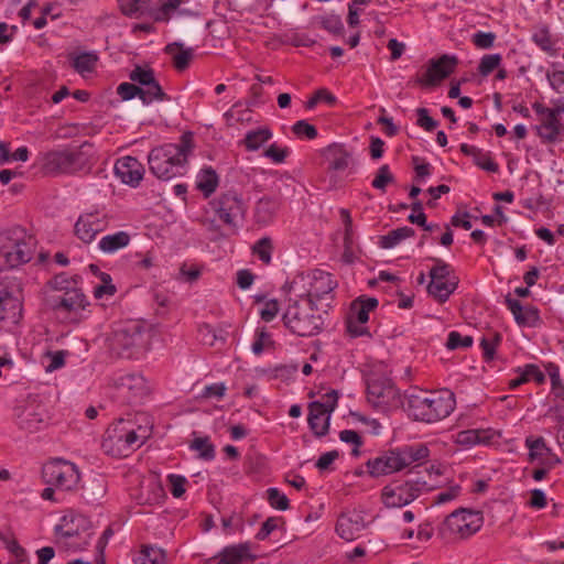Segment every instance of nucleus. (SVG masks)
Segmentation results:
<instances>
[{"label":"nucleus","mask_w":564,"mask_h":564,"mask_svg":"<svg viewBox=\"0 0 564 564\" xmlns=\"http://www.w3.org/2000/svg\"><path fill=\"white\" fill-rule=\"evenodd\" d=\"M174 6L175 4L173 2H169V0L163 2L159 8H153L150 3L147 18L152 19L154 22H169L172 13L176 12L174 10Z\"/></svg>","instance_id":"nucleus-42"},{"label":"nucleus","mask_w":564,"mask_h":564,"mask_svg":"<svg viewBox=\"0 0 564 564\" xmlns=\"http://www.w3.org/2000/svg\"><path fill=\"white\" fill-rule=\"evenodd\" d=\"M319 26L334 35H340L344 31V24L337 14H324L316 18Z\"/></svg>","instance_id":"nucleus-44"},{"label":"nucleus","mask_w":564,"mask_h":564,"mask_svg":"<svg viewBox=\"0 0 564 564\" xmlns=\"http://www.w3.org/2000/svg\"><path fill=\"white\" fill-rule=\"evenodd\" d=\"M416 116V124L423 128L425 131L431 132L437 128L438 122L430 116L429 110L426 108H417Z\"/></svg>","instance_id":"nucleus-63"},{"label":"nucleus","mask_w":564,"mask_h":564,"mask_svg":"<svg viewBox=\"0 0 564 564\" xmlns=\"http://www.w3.org/2000/svg\"><path fill=\"white\" fill-rule=\"evenodd\" d=\"M457 64L458 58L455 55L444 54L440 58H432L425 74L419 77L416 83L426 87L435 86L448 77L455 70Z\"/></svg>","instance_id":"nucleus-21"},{"label":"nucleus","mask_w":564,"mask_h":564,"mask_svg":"<svg viewBox=\"0 0 564 564\" xmlns=\"http://www.w3.org/2000/svg\"><path fill=\"white\" fill-rule=\"evenodd\" d=\"M134 564H166L165 552L156 546L142 545L133 558Z\"/></svg>","instance_id":"nucleus-33"},{"label":"nucleus","mask_w":564,"mask_h":564,"mask_svg":"<svg viewBox=\"0 0 564 564\" xmlns=\"http://www.w3.org/2000/svg\"><path fill=\"white\" fill-rule=\"evenodd\" d=\"M257 556L251 553V544L242 542L224 547L216 564H242L245 561L254 562Z\"/></svg>","instance_id":"nucleus-24"},{"label":"nucleus","mask_w":564,"mask_h":564,"mask_svg":"<svg viewBox=\"0 0 564 564\" xmlns=\"http://www.w3.org/2000/svg\"><path fill=\"white\" fill-rule=\"evenodd\" d=\"M532 108L538 116L542 117L541 123L533 127L535 134L541 139L542 143H555L564 128L561 118H558L560 109H550L539 101L533 102Z\"/></svg>","instance_id":"nucleus-17"},{"label":"nucleus","mask_w":564,"mask_h":564,"mask_svg":"<svg viewBox=\"0 0 564 564\" xmlns=\"http://www.w3.org/2000/svg\"><path fill=\"white\" fill-rule=\"evenodd\" d=\"M37 164L45 175L75 174L82 171L87 159L76 148L54 149L37 156Z\"/></svg>","instance_id":"nucleus-9"},{"label":"nucleus","mask_w":564,"mask_h":564,"mask_svg":"<svg viewBox=\"0 0 564 564\" xmlns=\"http://www.w3.org/2000/svg\"><path fill=\"white\" fill-rule=\"evenodd\" d=\"M281 207V199L275 196H263L254 205V221L258 225L271 224Z\"/></svg>","instance_id":"nucleus-26"},{"label":"nucleus","mask_w":564,"mask_h":564,"mask_svg":"<svg viewBox=\"0 0 564 564\" xmlns=\"http://www.w3.org/2000/svg\"><path fill=\"white\" fill-rule=\"evenodd\" d=\"M290 154V149L288 147H279L276 143L270 144L263 155L270 159L273 163L280 164L285 161V159Z\"/></svg>","instance_id":"nucleus-56"},{"label":"nucleus","mask_w":564,"mask_h":564,"mask_svg":"<svg viewBox=\"0 0 564 564\" xmlns=\"http://www.w3.org/2000/svg\"><path fill=\"white\" fill-rule=\"evenodd\" d=\"M325 158L328 163V169L336 172L345 171L351 161V154L343 144L337 143L327 147Z\"/></svg>","instance_id":"nucleus-28"},{"label":"nucleus","mask_w":564,"mask_h":564,"mask_svg":"<svg viewBox=\"0 0 564 564\" xmlns=\"http://www.w3.org/2000/svg\"><path fill=\"white\" fill-rule=\"evenodd\" d=\"M502 57L500 54L484 55L478 65V72L481 76L486 77L499 67Z\"/></svg>","instance_id":"nucleus-51"},{"label":"nucleus","mask_w":564,"mask_h":564,"mask_svg":"<svg viewBox=\"0 0 564 564\" xmlns=\"http://www.w3.org/2000/svg\"><path fill=\"white\" fill-rule=\"evenodd\" d=\"M145 437L137 433L131 421L120 419L106 430L101 447L112 457H127L142 446Z\"/></svg>","instance_id":"nucleus-8"},{"label":"nucleus","mask_w":564,"mask_h":564,"mask_svg":"<svg viewBox=\"0 0 564 564\" xmlns=\"http://www.w3.org/2000/svg\"><path fill=\"white\" fill-rule=\"evenodd\" d=\"M532 41L535 43L536 46H539L544 52H552L553 51V41L551 33L546 26H542L538 29L532 34Z\"/></svg>","instance_id":"nucleus-49"},{"label":"nucleus","mask_w":564,"mask_h":564,"mask_svg":"<svg viewBox=\"0 0 564 564\" xmlns=\"http://www.w3.org/2000/svg\"><path fill=\"white\" fill-rule=\"evenodd\" d=\"M301 282L307 280L308 289L304 295V300H312L313 305L317 301L333 299L334 290L337 288V281L329 272L315 269L307 273L306 276H299Z\"/></svg>","instance_id":"nucleus-18"},{"label":"nucleus","mask_w":564,"mask_h":564,"mask_svg":"<svg viewBox=\"0 0 564 564\" xmlns=\"http://www.w3.org/2000/svg\"><path fill=\"white\" fill-rule=\"evenodd\" d=\"M42 477L44 482L50 486L63 491H72L79 484L80 473L74 463L63 458H53L43 465Z\"/></svg>","instance_id":"nucleus-12"},{"label":"nucleus","mask_w":564,"mask_h":564,"mask_svg":"<svg viewBox=\"0 0 564 564\" xmlns=\"http://www.w3.org/2000/svg\"><path fill=\"white\" fill-rule=\"evenodd\" d=\"M525 446L529 448L528 458L531 463L545 457L546 454H551V448L546 445L545 440L542 436L525 438Z\"/></svg>","instance_id":"nucleus-37"},{"label":"nucleus","mask_w":564,"mask_h":564,"mask_svg":"<svg viewBox=\"0 0 564 564\" xmlns=\"http://www.w3.org/2000/svg\"><path fill=\"white\" fill-rule=\"evenodd\" d=\"M141 100L149 105L153 101L170 100V97L163 91L159 82L154 78L151 84L141 87Z\"/></svg>","instance_id":"nucleus-38"},{"label":"nucleus","mask_w":564,"mask_h":564,"mask_svg":"<svg viewBox=\"0 0 564 564\" xmlns=\"http://www.w3.org/2000/svg\"><path fill=\"white\" fill-rule=\"evenodd\" d=\"M273 345L271 339V335L265 330V328L257 329L256 338L252 343V351L254 355H261L264 350V347Z\"/></svg>","instance_id":"nucleus-59"},{"label":"nucleus","mask_w":564,"mask_h":564,"mask_svg":"<svg viewBox=\"0 0 564 564\" xmlns=\"http://www.w3.org/2000/svg\"><path fill=\"white\" fill-rule=\"evenodd\" d=\"M167 482L170 491L174 498H181L185 494V485L187 479L182 475L170 474L167 475Z\"/></svg>","instance_id":"nucleus-60"},{"label":"nucleus","mask_w":564,"mask_h":564,"mask_svg":"<svg viewBox=\"0 0 564 564\" xmlns=\"http://www.w3.org/2000/svg\"><path fill=\"white\" fill-rule=\"evenodd\" d=\"M414 235L415 231L413 228L404 226L390 230L387 235L380 236L378 243L382 249H391L404 239L413 237Z\"/></svg>","instance_id":"nucleus-34"},{"label":"nucleus","mask_w":564,"mask_h":564,"mask_svg":"<svg viewBox=\"0 0 564 564\" xmlns=\"http://www.w3.org/2000/svg\"><path fill=\"white\" fill-rule=\"evenodd\" d=\"M516 372L519 375L517 378L511 379L509 381V389L514 390L520 386L534 381L536 384L541 386L545 382V375L541 371L538 365L527 364L523 367H518Z\"/></svg>","instance_id":"nucleus-27"},{"label":"nucleus","mask_w":564,"mask_h":564,"mask_svg":"<svg viewBox=\"0 0 564 564\" xmlns=\"http://www.w3.org/2000/svg\"><path fill=\"white\" fill-rule=\"evenodd\" d=\"M194 148V134L186 131L181 135L178 143H166L152 149L148 155L151 173L160 180L182 175Z\"/></svg>","instance_id":"nucleus-2"},{"label":"nucleus","mask_w":564,"mask_h":564,"mask_svg":"<svg viewBox=\"0 0 564 564\" xmlns=\"http://www.w3.org/2000/svg\"><path fill=\"white\" fill-rule=\"evenodd\" d=\"M36 241L20 226L0 235V271L15 269L30 262L35 252Z\"/></svg>","instance_id":"nucleus-4"},{"label":"nucleus","mask_w":564,"mask_h":564,"mask_svg":"<svg viewBox=\"0 0 564 564\" xmlns=\"http://www.w3.org/2000/svg\"><path fill=\"white\" fill-rule=\"evenodd\" d=\"M267 499L269 505L278 510H286L290 507L288 497L278 488L271 487L267 490Z\"/></svg>","instance_id":"nucleus-50"},{"label":"nucleus","mask_w":564,"mask_h":564,"mask_svg":"<svg viewBox=\"0 0 564 564\" xmlns=\"http://www.w3.org/2000/svg\"><path fill=\"white\" fill-rule=\"evenodd\" d=\"M296 299H289V304L283 313L284 326L301 337L317 335L323 329V318L317 314V306L312 300H304L303 294H295Z\"/></svg>","instance_id":"nucleus-5"},{"label":"nucleus","mask_w":564,"mask_h":564,"mask_svg":"<svg viewBox=\"0 0 564 564\" xmlns=\"http://www.w3.org/2000/svg\"><path fill=\"white\" fill-rule=\"evenodd\" d=\"M117 94L121 97L122 100H130L134 97H139L141 99V87L134 85L133 83H121L117 87Z\"/></svg>","instance_id":"nucleus-64"},{"label":"nucleus","mask_w":564,"mask_h":564,"mask_svg":"<svg viewBox=\"0 0 564 564\" xmlns=\"http://www.w3.org/2000/svg\"><path fill=\"white\" fill-rule=\"evenodd\" d=\"M471 336H463L460 333L453 330L447 336L446 347L451 350L458 348H468L473 345Z\"/></svg>","instance_id":"nucleus-55"},{"label":"nucleus","mask_w":564,"mask_h":564,"mask_svg":"<svg viewBox=\"0 0 564 564\" xmlns=\"http://www.w3.org/2000/svg\"><path fill=\"white\" fill-rule=\"evenodd\" d=\"M115 173L122 183L138 186L144 173L143 165L133 156H123L116 161Z\"/></svg>","instance_id":"nucleus-22"},{"label":"nucleus","mask_w":564,"mask_h":564,"mask_svg":"<svg viewBox=\"0 0 564 564\" xmlns=\"http://www.w3.org/2000/svg\"><path fill=\"white\" fill-rule=\"evenodd\" d=\"M147 489L149 491V496L145 499H143L140 503L151 506L161 503L164 500L165 491L160 482L151 481L148 484Z\"/></svg>","instance_id":"nucleus-54"},{"label":"nucleus","mask_w":564,"mask_h":564,"mask_svg":"<svg viewBox=\"0 0 564 564\" xmlns=\"http://www.w3.org/2000/svg\"><path fill=\"white\" fill-rule=\"evenodd\" d=\"M149 336L144 324L130 319L116 326L110 337L111 349L123 358H139L148 349Z\"/></svg>","instance_id":"nucleus-7"},{"label":"nucleus","mask_w":564,"mask_h":564,"mask_svg":"<svg viewBox=\"0 0 564 564\" xmlns=\"http://www.w3.org/2000/svg\"><path fill=\"white\" fill-rule=\"evenodd\" d=\"M516 322L519 326L536 327L541 322L540 312L535 306H524L523 312L517 315Z\"/></svg>","instance_id":"nucleus-45"},{"label":"nucleus","mask_w":564,"mask_h":564,"mask_svg":"<svg viewBox=\"0 0 564 564\" xmlns=\"http://www.w3.org/2000/svg\"><path fill=\"white\" fill-rule=\"evenodd\" d=\"M123 15L133 19L147 18L150 0H118Z\"/></svg>","instance_id":"nucleus-35"},{"label":"nucleus","mask_w":564,"mask_h":564,"mask_svg":"<svg viewBox=\"0 0 564 564\" xmlns=\"http://www.w3.org/2000/svg\"><path fill=\"white\" fill-rule=\"evenodd\" d=\"M272 138V132L269 128H258L250 130L246 133L241 143L248 151H257Z\"/></svg>","instance_id":"nucleus-36"},{"label":"nucleus","mask_w":564,"mask_h":564,"mask_svg":"<svg viewBox=\"0 0 564 564\" xmlns=\"http://www.w3.org/2000/svg\"><path fill=\"white\" fill-rule=\"evenodd\" d=\"M367 399L383 412L398 409L404 403L392 379L377 372H371L367 378Z\"/></svg>","instance_id":"nucleus-11"},{"label":"nucleus","mask_w":564,"mask_h":564,"mask_svg":"<svg viewBox=\"0 0 564 564\" xmlns=\"http://www.w3.org/2000/svg\"><path fill=\"white\" fill-rule=\"evenodd\" d=\"M473 161L479 169L486 172L497 173L499 171V165L494 161L490 152H484L479 149V154H475Z\"/></svg>","instance_id":"nucleus-52"},{"label":"nucleus","mask_w":564,"mask_h":564,"mask_svg":"<svg viewBox=\"0 0 564 564\" xmlns=\"http://www.w3.org/2000/svg\"><path fill=\"white\" fill-rule=\"evenodd\" d=\"M129 78L133 83H138L141 86H147L148 84H151L152 79H154V72L151 68H143L141 66H135L130 75Z\"/></svg>","instance_id":"nucleus-57"},{"label":"nucleus","mask_w":564,"mask_h":564,"mask_svg":"<svg viewBox=\"0 0 564 564\" xmlns=\"http://www.w3.org/2000/svg\"><path fill=\"white\" fill-rule=\"evenodd\" d=\"M319 401H313L308 404L307 423L315 436H325L329 431L330 415L323 409Z\"/></svg>","instance_id":"nucleus-25"},{"label":"nucleus","mask_w":564,"mask_h":564,"mask_svg":"<svg viewBox=\"0 0 564 564\" xmlns=\"http://www.w3.org/2000/svg\"><path fill=\"white\" fill-rule=\"evenodd\" d=\"M131 237L127 231H117L111 235L104 236L99 242L98 248L104 253H115L130 243Z\"/></svg>","instance_id":"nucleus-32"},{"label":"nucleus","mask_w":564,"mask_h":564,"mask_svg":"<svg viewBox=\"0 0 564 564\" xmlns=\"http://www.w3.org/2000/svg\"><path fill=\"white\" fill-rule=\"evenodd\" d=\"M432 260L434 261L435 264L430 271L431 279L444 280V279L457 278L454 274V271H453L451 264L446 263L445 261H443L442 259H438V258H432Z\"/></svg>","instance_id":"nucleus-48"},{"label":"nucleus","mask_w":564,"mask_h":564,"mask_svg":"<svg viewBox=\"0 0 564 564\" xmlns=\"http://www.w3.org/2000/svg\"><path fill=\"white\" fill-rule=\"evenodd\" d=\"M108 226L107 215L95 210L82 214L75 223L74 232L84 243H90Z\"/></svg>","instance_id":"nucleus-20"},{"label":"nucleus","mask_w":564,"mask_h":564,"mask_svg":"<svg viewBox=\"0 0 564 564\" xmlns=\"http://www.w3.org/2000/svg\"><path fill=\"white\" fill-rule=\"evenodd\" d=\"M292 132L299 139L314 140L317 138L318 132L315 126L311 124L306 120L296 121L292 128Z\"/></svg>","instance_id":"nucleus-47"},{"label":"nucleus","mask_w":564,"mask_h":564,"mask_svg":"<svg viewBox=\"0 0 564 564\" xmlns=\"http://www.w3.org/2000/svg\"><path fill=\"white\" fill-rule=\"evenodd\" d=\"M217 219L226 226L237 227L238 219H243L246 205L241 195L234 189L220 193L209 202Z\"/></svg>","instance_id":"nucleus-14"},{"label":"nucleus","mask_w":564,"mask_h":564,"mask_svg":"<svg viewBox=\"0 0 564 564\" xmlns=\"http://www.w3.org/2000/svg\"><path fill=\"white\" fill-rule=\"evenodd\" d=\"M13 417L20 430L34 433L48 423L50 415L44 403L36 398H28L13 409Z\"/></svg>","instance_id":"nucleus-13"},{"label":"nucleus","mask_w":564,"mask_h":564,"mask_svg":"<svg viewBox=\"0 0 564 564\" xmlns=\"http://www.w3.org/2000/svg\"><path fill=\"white\" fill-rule=\"evenodd\" d=\"M365 528L364 516L360 512L354 511L340 514L336 523V533L346 541H352Z\"/></svg>","instance_id":"nucleus-23"},{"label":"nucleus","mask_w":564,"mask_h":564,"mask_svg":"<svg viewBox=\"0 0 564 564\" xmlns=\"http://www.w3.org/2000/svg\"><path fill=\"white\" fill-rule=\"evenodd\" d=\"M393 182H394V176L392 175L389 165L383 164L378 169L377 174H376L375 178L372 180L371 185L373 188L379 189L384 193L387 186Z\"/></svg>","instance_id":"nucleus-46"},{"label":"nucleus","mask_w":564,"mask_h":564,"mask_svg":"<svg viewBox=\"0 0 564 564\" xmlns=\"http://www.w3.org/2000/svg\"><path fill=\"white\" fill-rule=\"evenodd\" d=\"M98 56L94 52H84L73 58L72 66L79 73H91L97 65Z\"/></svg>","instance_id":"nucleus-39"},{"label":"nucleus","mask_w":564,"mask_h":564,"mask_svg":"<svg viewBox=\"0 0 564 564\" xmlns=\"http://www.w3.org/2000/svg\"><path fill=\"white\" fill-rule=\"evenodd\" d=\"M425 482L405 481L394 486H386L381 491V500L388 508H401L415 500Z\"/></svg>","instance_id":"nucleus-19"},{"label":"nucleus","mask_w":564,"mask_h":564,"mask_svg":"<svg viewBox=\"0 0 564 564\" xmlns=\"http://www.w3.org/2000/svg\"><path fill=\"white\" fill-rule=\"evenodd\" d=\"M282 521L281 517H270L268 518L256 533V539L258 541L265 540L280 524Z\"/></svg>","instance_id":"nucleus-62"},{"label":"nucleus","mask_w":564,"mask_h":564,"mask_svg":"<svg viewBox=\"0 0 564 564\" xmlns=\"http://www.w3.org/2000/svg\"><path fill=\"white\" fill-rule=\"evenodd\" d=\"M219 185V177L212 166L204 167L199 171L196 181L197 189L205 198L210 197Z\"/></svg>","instance_id":"nucleus-31"},{"label":"nucleus","mask_w":564,"mask_h":564,"mask_svg":"<svg viewBox=\"0 0 564 564\" xmlns=\"http://www.w3.org/2000/svg\"><path fill=\"white\" fill-rule=\"evenodd\" d=\"M112 386L117 397L129 404L142 403L150 394V387L145 378L137 372H119L112 378Z\"/></svg>","instance_id":"nucleus-15"},{"label":"nucleus","mask_w":564,"mask_h":564,"mask_svg":"<svg viewBox=\"0 0 564 564\" xmlns=\"http://www.w3.org/2000/svg\"><path fill=\"white\" fill-rule=\"evenodd\" d=\"M59 538L65 540V544L74 550L88 544L86 538H80L78 532L73 529H61Z\"/></svg>","instance_id":"nucleus-58"},{"label":"nucleus","mask_w":564,"mask_h":564,"mask_svg":"<svg viewBox=\"0 0 564 564\" xmlns=\"http://www.w3.org/2000/svg\"><path fill=\"white\" fill-rule=\"evenodd\" d=\"M164 52L172 56L173 66L180 72L185 70L194 57V48L184 47L181 42L169 43Z\"/></svg>","instance_id":"nucleus-30"},{"label":"nucleus","mask_w":564,"mask_h":564,"mask_svg":"<svg viewBox=\"0 0 564 564\" xmlns=\"http://www.w3.org/2000/svg\"><path fill=\"white\" fill-rule=\"evenodd\" d=\"M252 253L257 256L264 264H270L272 260L273 242L270 237L260 238L251 248Z\"/></svg>","instance_id":"nucleus-41"},{"label":"nucleus","mask_w":564,"mask_h":564,"mask_svg":"<svg viewBox=\"0 0 564 564\" xmlns=\"http://www.w3.org/2000/svg\"><path fill=\"white\" fill-rule=\"evenodd\" d=\"M403 406L410 417L423 423H436L449 416L456 406L455 394L448 389L412 390L404 395Z\"/></svg>","instance_id":"nucleus-1"},{"label":"nucleus","mask_w":564,"mask_h":564,"mask_svg":"<svg viewBox=\"0 0 564 564\" xmlns=\"http://www.w3.org/2000/svg\"><path fill=\"white\" fill-rule=\"evenodd\" d=\"M458 286V278L452 279H431L427 285V292L438 303H445Z\"/></svg>","instance_id":"nucleus-29"},{"label":"nucleus","mask_w":564,"mask_h":564,"mask_svg":"<svg viewBox=\"0 0 564 564\" xmlns=\"http://www.w3.org/2000/svg\"><path fill=\"white\" fill-rule=\"evenodd\" d=\"M189 448L198 452L199 458L204 460H213L216 456L215 446L208 436L195 437Z\"/></svg>","instance_id":"nucleus-40"},{"label":"nucleus","mask_w":564,"mask_h":564,"mask_svg":"<svg viewBox=\"0 0 564 564\" xmlns=\"http://www.w3.org/2000/svg\"><path fill=\"white\" fill-rule=\"evenodd\" d=\"M376 297L359 296L352 301L347 316V332L351 337L370 335L366 323L369 321L370 312L378 307Z\"/></svg>","instance_id":"nucleus-16"},{"label":"nucleus","mask_w":564,"mask_h":564,"mask_svg":"<svg viewBox=\"0 0 564 564\" xmlns=\"http://www.w3.org/2000/svg\"><path fill=\"white\" fill-rule=\"evenodd\" d=\"M80 282L79 275L69 276L65 272L55 274L47 284L61 294L51 297L52 310L74 315L86 310L89 306V301L80 288Z\"/></svg>","instance_id":"nucleus-6"},{"label":"nucleus","mask_w":564,"mask_h":564,"mask_svg":"<svg viewBox=\"0 0 564 564\" xmlns=\"http://www.w3.org/2000/svg\"><path fill=\"white\" fill-rule=\"evenodd\" d=\"M484 524V517L480 511L467 508H459L448 514L438 527V534L442 539H468L477 533Z\"/></svg>","instance_id":"nucleus-10"},{"label":"nucleus","mask_w":564,"mask_h":564,"mask_svg":"<svg viewBox=\"0 0 564 564\" xmlns=\"http://www.w3.org/2000/svg\"><path fill=\"white\" fill-rule=\"evenodd\" d=\"M429 456L430 449L426 444L416 443L382 452L368 459L366 466L370 476L379 477L400 471L414 463L421 464Z\"/></svg>","instance_id":"nucleus-3"},{"label":"nucleus","mask_w":564,"mask_h":564,"mask_svg":"<svg viewBox=\"0 0 564 564\" xmlns=\"http://www.w3.org/2000/svg\"><path fill=\"white\" fill-rule=\"evenodd\" d=\"M496 37V34L492 32L478 31L473 34L471 42L477 48L488 50L494 46Z\"/></svg>","instance_id":"nucleus-61"},{"label":"nucleus","mask_w":564,"mask_h":564,"mask_svg":"<svg viewBox=\"0 0 564 564\" xmlns=\"http://www.w3.org/2000/svg\"><path fill=\"white\" fill-rule=\"evenodd\" d=\"M340 218L344 224V246L345 250H349L354 243V228H352V219L348 209L341 208Z\"/></svg>","instance_id":"nucleus-53"},{"label":"nucleus","mask_w":564,"mask_h":564,"mask_svg":"<svg viewBox=\"0 0 564 564\" xmlns=\"http://www.w3.org/2000/svg\"><path fill=\"white\" fill-rule=\"evenodd\" d=\"M502 336L499 333H492L489 336H484L480 340L482 349V357L486 361H491L495 358L496 349L500 345Z\"/></svg>","instance_id":"nucleus-43"}]
</instances>
